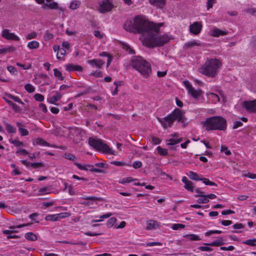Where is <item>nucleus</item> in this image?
Here are the masks:
<instances>
[{"label": "nucleus", "mask_w": 256, "mask_h": 256, "mask_svg": "<svg viewBox=\"0 0 256 256\" xmlns=\"http://www.w3.org/2000/svg\"><path fill=\"white\" fill-rule=\"evenodd\" d=\"M5 95L7 96L8 98L13 100L16 102H18L20 104H24V102L18 96H14L11 94L8 93L5 94Z\"/></svg>", "instance_id": "nucleus-28"}, {"label": "nucleus", "mask_w": 256, "mask_h": 256, "mask_svg": "<svg viewBox=\"0 0 256 256\" xmlns=\"http://www.w3.org/2000/svg\"><path fill=\"white\" fill-rule=\"evenodd\" d=\"M188 176L192 180H200V178L198 175L192 171H190L188 174Z\"/></svg>", "instance_id": "nucleus-25"}, {"label": "nucleus", "mask_w": 256, "mask_h": 256, "mask_svg": "<svg viewBox=\"0 0 256 256\" xmlns=\"http://www.w3.org/2000/svg\"><path fill=\"white\" fill-rule=\"evenodd\" d=\"M184 84L188 91V93L194 98L197 99L201 96L203 92L200 89L196 90L188 81H184Z\"/></svg>", "instance_id": "nucleus-7"}, {"label": "nucleus", "mask_w": 256, "mask_h": 256, "mask_svg": "<svg viewBox=\"0 0 256 256\" xmlns=\"http://www.w3.org/2000/svg\"><path fill=\"white\" fill-rule=\"evenodd\" d=\"M40 44L38 42L33 40L28 44V47L30 49H36L39 47Z\"/></svg>", "instance_id": "nucleus-24"}, {"label": "nucleus", "mask_w": 256, "mask_h": 256, "mask_svg": "<svg viewBox=\"0 0 256 256\" xmlns=\"http://www.w3.org/2000/svg\"><path fill=\"white\" fill-rule=\"evenodd\" d=\"M53 36H54L52 34L46 32L44 36V38L45 40L46 41L52 38Z\"/></svg>", "instance_id": "nucleus-57"}, {"label": "nucleus", "mask_w": 256, "mask_h": 256, "mask_svg": "<svg viewBox=\"0 0 256 256\" xmlns=\"http://www.w3.org/2000/svg\"><path fill=\"white\" fill-rule=\"evenodd\" d=\"M66 70L68 72L72 71H78L82 72V68L78 65H74L72 64H68L66 66Z\"/></svg>", "instance_id": "nucleus-15"}, {"label": "nucleus", "mask_w": 256, "mask_h": 256, "mask_svg": "<svg viewBox=\"0 0 256 256\" xmlns=\"http://www.w3.org/2000/svg\"><path fill=\"white\" fill-rule=\"evenodd\" d=\"M185 226L180 224H175L172 225V228L174 230H178L180 228H184Z\"/></svg>", "instance_id": "nucleus-50"}, {"label": "nucleus", "mask_w": 256, "mask_h": 256, "mask_svg": "<svg viewBox=\"0 0 256 256\" xmlns=\"http://www.w3.org/2000/svg\"><path fill=\"white\" fill-rule=\"evenodd\" d=\"M182 138H170L168 140V142L167 144V145L168 146H172L176 144H178L182 141Z\"/></svg>", "instance_id": "nucleus-22"}, {"label": "nucleus", "mask_w": 256, "mask_h": 256, "mask_svg": "<svg viewBox=\"0 0 256 256\" xmlns=\"http://www.w3.org/2000/svg\"><path fill=\"white\" fill-rule=\"evenodd\" d=\"M184 188L188 191L193 192L194 190L193 183L190 181L184 186Z\"/></svg>", "instance_id": "nucleus-46"}, {"label": "nucleus", "mask_w": 256, "mask_h": 256, "mask_svg": "<svg viewBox=\"0 0 256 256\" xmlns=\"http://www.w3.org/2000/svg\"><path fill=\"white\" fill-rule=\"evenodd\" d=\"M24 88L26 90L30 93L33 92L35 90L34 87L30 84H26L24 86Z\"/></svg>", "instance_id": "nucleus-38"}, {"label": "nucleus", "mask_w": 256, "mask_h": 256, "mask_svg": "<svg viewBox=\"0 0 256 256\" xmlns=\"http://www.w3.org/2000/svg\"><path fill=\"white\" fill-rule=\"evenodd\" d=\"M150 140L154 144H159L161 142V140L159 138L154 136L151 137Z\"/></svg>", "instance_id": "nucleus-51"}, {"label": "nucleus", "mask_w": 256, "mask_h": 256, "mask_svg": "<svg viewBox=\"0 0 256 256\" xmlns=\"http://www.w3.org/2000/svg\"><path fill=\"white\" fill-rule=\"evenodd\" d=\"M244 244L250 246H256V239L253 240H248L243 242Z\"/></svg>", "instance_id": "nucleus-45"}, {"label": "nucleus", "mask_w": 256, "mask_h": 256, "mask_svg": "<svg viewBox=\"0 0 256 256\" xmlns=\"http://www.w3.org/2000/svg\"><path fill=\"white\" fill-rule=\"evenodd\" d=\"M80 4V2L78 0H74L71 2L70 6V8L72 10H76L78 8Z\"/></svg>", "instance_id": "nucleus-32"}, {"label": "nucleus", "mask_w": 256, "mask_h": 256, "mask_svg": "<svg viewBox=\"0 0 256 256\" xmlns=\"http://www.w3.org/2000/svg\"><path fill=\"white\" fill-rule=\"evenodd\" d=\"M220 150L222 152H224L225 154L227 156H229L231 154L230 150H228V148L226 146H222Z\"/></svg>", "instance_id": "nucleus-56"}, {"label": "nucleus", "mask_w": 256, "mask_h": 256, "mask_svg": "<svg viewBox=\"0 0 256 256\" xmlns=\"http://www.w3.org/2000/svg\"><path fill=\"white\" fill-rule=\"evenodd\" d=\"M142 166V163L140 161H135L132 164V166L134 168H140Z\"/></svg>", "instance_id": "nucleus-60"}, {"label": "nucleus", "mask_w": 256, "mask_h": 256, "mask_svg": "<svg viewBox=\"0 0 256 256\" xmlns=\"http://www.w3.org/2000/svg\"><path fill=\"white\" fill-rule=\"evenodd\" d=\"M36 36H37V34L36 32H32L30 34H28L26 36V38L27 40H31V39L36 38Z\"/></svg>", "instance_id": "nucleus-58"}, {"label": "nucleus", "mask_w": 256, "mask_h": 256, "mask_svg": "<svg viewBox=\"0 0 256 256\" xmlns=\"http://www.w3.org/2000/svg\"><path fill=\"white\" fill-rule=\"evenodd\" d=\"M157 150L158 154L162 156H166L168 154V150L166 148H163L160 146L157 148Z\"/></svg>", "instance_id": "nucleus-40"}, {"label": "nucleus", "mask_w": 256, "mask_h": 256, "mask_svg": "<svg viewBox=\"0 0 256 256\" xmlns=\"http://www.w3.org/2000/svg\"><path fill=\"white\" fill-rule=\"evenodd\" d=\"M82 199L85 200H98V201H102V198L100 197H96L94 196H84L82 198Z\"/></svg>", "instance_id": "nucleus-36"}, {"label": "nucleus", "mask_w": 256, "mask_h": 256, "mask_svg": "<svg viewBox=\"0 0 256 256\" xmlns=\"http://www.w3.org/2000/svg\"><path fill=\"white\" fill-rule=\"evenodd\" d=\"M14 232H16V231L10 230H4L2 231V232L4 234L8 235L7 237H8V239L12 238H14L16 237V236L14 235V236L11 235V234Z\"/></svg>", "instance_id": "nucleus-35"}, {"label": "nucleus", "mask_w": 256, "mask_h": 256, "mask_svg": "<svg viewBox=\"0 0 256 256\" xmlns=\"http://www.w3.org/2000/svg\"><path fill=\"white\" fill-rule=\"evenodd\" d=\"M222 233V232L221 230H209V231H208L207 232H206L205 233V236H210L212 234H221Z\"/></svg>", "instance_id": "nucleus-52"}, {"label": "nucleus", "mask_w": 256, "mask_h": 256, "mask_svg": "<svg viewBox=\"0 0 256 256\" xmlns=\"http://www.w3.org/2000/svg\"><path fill=\"white\" fill-rule=\"evenodd\" d=\"M201 124L202 127L208 131L214 130L224 131L227 128L226 120L220 116H214L206 118L204 121L201 122Z\"/></svg>", "instance_id": "nucleus-2"}, {"label": "nucleus", "mask_w": 256, "mask_h": 256, "mask_svg": "<svg viewBox=\"0 0 256 256\" xmlns=\"http://www.w3.org/2000/svg\"><path fill=\"white\" fill-rule=\"evenodd\" d=\"M88 63L92 66H96L98 68H101L104 64V62L100 59H93L88 60Z\"/></svg>", "instance_id": "nucleus-14"}, {"label": "nucleus", "mask_w": 256, "mask_h": 256, "mask_svg": "<svg viewBox=\"0 0 256 256\" xmlns=\"http://www.w3.org/2000/svg\"><path fill=\"white\" fill-rule=\"evenodd\" d=\"M42 8L44 10H46L48 8L52 10V9H58L60 11L63 12L64 9L62 7H59L58 6V4L56 2H51L49 4L44 3L42 4Z\"/></svg>", "instance_id": "nucleus-13"}, {"label": "nucleus", "mask_w": 256, "mask_h": 256, "mask_svg": "<svg viewBox=\"0 0 256 256\" xmlns=\"http://www.w3.org/2000/svg\"><path fill=\"white\" fill-rule=\"evenodd\" d=\"M36 143L37 144L40 145V146H50V144L42 138H37L36 140Z\"/></svg>", "instance_id": "nucleus-29"}, {"label": "nucleus", "mask_w": 256, "mask_h": 256, "mask_svg": "<svg viewBox=\"0 0 256 256\" xmlns=\"http://www.w3.org/2000/svg\"><path fill=\"white\" fill-rule=\"evenodd\" d=\"M30 166L33 168H36L39 167H42L43 166V164L41 162H34L30 164Z\"/></svg>", "instance_id": "nucleus-61"}, {"label": "nucleus", "mask_w": 256, "mask_h": 256, "mask_svg": "<svg viewBox=\"0 0 256 256\" xmlns=\"http://www.w3.org/2000/svg\"><path fill=\"white\" fill-rule=\"evenodd\" d=\"M202 28L201 22H194L190 26V33L197 35L200 33Z\"/></svg>", "instance_id": "nucleus-10"}, {"label": "nucleus", "mask_w": 256, "mask_h": 256, "mask_svg": "<svg viewBox=\"0 0 256 256\" xmlns=\"http://www.w3.org/2000/svg\"><path fill=\"white\" fill-rule=\"evenodd\" d=\"M65 157L66 159L73 161L76 160V157L74 155L70 153H66L65 154Z\"/></svg>", "instance_id": "nucleus-54"}, {"label": "nucleus", "mask_w": 256, "mask_h": 256, "mask_svg": "<svg viewBox=\"0 0 256 256\" xmlns=\"http://www.w3.org/2000/svg\"><path fill=\"white\" fill-rule=\"evenodd\" d=\"M208 202L209 200L207 198L206 194L199 196V198L197 200V202L198 204H206Z\"/></svg>", "instance_id": "nucleus-30"}, {"label": "nucleus", "mask_w": 256, "mask_h": 256, "mask_svg": "<svg viewBox=\"0 0 256 256\" xmlns=\"http://www.w3.org/2000/svg\"><path fill=\"white\" fill-rule=\"evenodd\" d=\"M8 70L13 74H17V70L15 68L12 66H8L7 67Z\"/></svg>", "instance_id": "nucleus-55"}, {"label": "nucleus", "mask_w": 256, "mask_h": 256, "mask_svg": "<svg viewBox=\"0 0 256 256\" xmlns=\"http://www.w3.org/2000/svg\"><path fill=\"white\" fill-rule=\"evenodd\" d=\"M221 224L224 226H228L232 224V221L230 220H222Z\"/></svg>", "instance_id": "nucleus-64"}, {"label": "nucleus", "mask_w": 256, "mask_h": 256, "mask_svg": "<svg viewBox=\"0 0 256 256\" xmlns=\"http://www.w3.org/2000/svg\"><path fill=\"white\" fill-rule=\"evenodd\" d=\"M25 238L26 239L29 240L34 241L38 238L36 234H34L32 232H28L25 234Z\"/></svg>", "instance_id": "nucleus-23"}, {"label": "nucleus", "mask_w": 256, "mask_h": 256, "mask_svg": "<svg viewBox=\"0 0 256 256\" xmlns=\"http://www.w3.org/2000/svg\"><path fill=\"white\" fill-rule=\"evenodd\" d=\"M2 36L8 40H14L16 41L19 40V38L16 36L14 33H10L7 29H5L2 31Z\"/></svg>", "instance_id": "nucleus-12"}, {"label": "nucleus", "mask_w": 256, "mask_h": 256, "mask_svg": "<svg viewBox=\"0 0 256 256\" xmlns=\"http://www.w3.org/2000/svg\"><path fill=\"white\" fill-rule=\"evenodd\" d=\"M198 249L202 251H206V252L212 251V249L211 248L208 247V246H200L198 248Z\"/></svg>", "instance_id": "nucleus-62"}, {"label": "nucleus", "mask_w": 256, "mask_h": 256, "mask_svg": "<svg viewBox=\"0 0 256 256\" xmlns=\"http://www.w3.org/2000/svg\"><path fill=\"white\" fill-rule=\"evenodd\" d=\"M242 106L248 112H256V100H245L243 102Z\"/></svg>", "instance_id": "nucleus-9"}, {"label": "nucleus", "mask_w": 256, "mask_h": 256, "mask_svg": "<svg viewBox=\"0 0 256 256\" xmlns=\"http://www.w3.org/2000/svg\"><path fill=\"white\" fill-rule=\"evenodd\" d=\"M134 180L132 177L124 178L120 180V183L124 184L127 182H132Z\"/></svg>", "instance_id": "nucleus-47"}, {"label": "nucleus", "mask_w": 256, "mask_h": 256, "mask_svg": "<svg viewBox=\"0 0 256 256\" xmlns=\"http://www.w3.org/2000/svg\"><path fill=\"white\" fill-rule=\"evenodd\" d=\"M162 24H156L146 21L140 16H136L133 20H126L123 26L126 31L139 33L142 35L144 45L150 48L162 46L172 38L168 34L158 35Z\"/></svg>", "instance_id": "nucleus-1"}, {"label": "nucleus", "mask_w": 256, "mask_h": 256, "mask_svg": "<svg viewBox=\"0 0 256 256\" xmlns=\"http://www.w3.org/2000/svg\"><path fill=\"white\" fill-rule=\"evenodd\" d=\"M222 66L221 62L216 58L208 60L200 68L199 72L205 76L211 78L216 76L218 69Z\"/></svg>", "instance_id": "nucleus-4"}, {"label": "nucleus", "mask_w": 256, "mask_h": 256, "mask_svg": "<svg viewBox=\"0 0 256 256\" xmlns=\"http://www.w3.org/2000/svg\"><path fill=\"white\" fill-rule=\"evenodd\" d=\"M57 216H58V220H60L61 218H68V217L70 216V214L69 213L66 212H61L60 214H57Z\"/></svg>", "instance_id": "nucleus-48"}, {"label": "nucleus", "mask_w": 256, "mask_h": 256, "mask_svg": "<svg viewBox=\"0 0 256 256\" xmlns=\"http://www.w3.org/2000/svg\"><path fill=\"white\" fill-rule=\"evenodd\" d=\"M6 129L8 133L14 134L16 132V128L9 124H6Z\"/></svg>", "instance_id": "nucleus-27"}, {"label": "nucleus", "mask_w": 256, "mask_h": 256, "mask_svg": "<svg viewBox=\"0 0 256 256\" xmlns=\"http://www.w3.org/2000/svg\"><path fill=\"white\" fill-rule=\"evenodd\" d=\"M88 144L92 147L97 150L102 151L103 152L114 154V151L111 150L110 147L106 144H104L100 140L90 138L88 139Z\"/></svg>", "instance_id": "nucleus-6"}, {"label": "nucleus", "mask_w": 256, "mask_h": 256, "mask_svg": "<svg viewBox=\"0 0 256 256\" xmlns=\"http://www.w3.org/2000/svg\"><path fill=\"white\" fill-rule=\"evenodd\" d=\"M224 244V238L222 237H218V239L211 243L204 244L205 245L212 246H222Z\"/></svg>", "instance_id": "nucleus-16"}, {"label": "nucleus", "mask_w": 256, "mask_h": 256, "mask_svg": "<svg viewBox=\"0 0 256 256\" xmlns=\"http://www.w3.org/2000/svg\"><path fill=\"white\" fill-rule=\"evenodd\" d=\"M150 3L156 7L162 8L166 4V0H149Z\"/></svg>", "instance_id": "nucleus-17"}, {"label": "nucleus", "mask_w": 256, "mask_h": 256, "mask_svg": "<svg viewBox=\"0 0 256 256\" xmlns=\"http://www.w3.org/2000/svg\"><path fill=\"white\" fill-rule=\"evenodd\" d=\"M158 224V222L153 220H150L146 222V229L150 230L155 228L156 226Z\"/></svg>", "instance_id": "nucleus-21"}, {"label": "nucleus", "mask_w": 256, "mask_h": 256, "mask_svg": "<svg viewBox=\"0 0 256 256\" xmlns=\"http://www.w3.org/2000/svg\"><path fill=\"white\" fill-rule=\"evenodd\" d=\"M113 7L112 4L109 0H104L100 4L98 10L104 14L110 11Z\"/></svg>", "instance_id": "nucleus-8"}, {"label": "nucleus", "mask_w": 256, "mask_h": 256, "mask_svg": "<svg viewBox=\"0 0 256 256\" xmlns=\"http://www.w3.org/2000/svg\"><path fill=\"white\" fill-rule=\"evenodd\" d=\"M242 126V123L240 121H237L234 122V126L232 127L233 129H236L240 126Z\"/></svg>", "instance_id": "nucleus-63"}, {"label": "nucleus", "mask_w": 256, "mask_h": 256, "mask_svg": "<svg viewBox=\"0 0 256 256\" xmlns=\"http://www.w3.org/2000/svg\"><path fill=\"white\" fill-rule=\"evenodd\" d=\"M174 120L181 122L185 120L184 113L182 110L176 108L171 114L164 118H158V120L164 128L170 127Z\"/></svg>", "instance_id": "nucleus-5"}, {"label": "nucleus", "mask_w": 256, "mask_h": 256, "mask_svg": "<svg viewBox=\"0 0 256 256\" xmlns=\"http://www.w3.org/2000/svg\"><path fill=\"white\" fill-rule=\"evenodd\" d=\"M54 76L58 78L60 80H64V76H62V73L59 71L58 69H54Z\"/></svg>", "instance_id": "nucleus-34"}, {"label": "nucleus", "mask_w": 256, "mask_h": 256, "mask_svg": "<svg viewBox=\"0 0 256 256\" xmlns=\"http://www.w3.org/2000/svg\"><path fill=\"white\" fill-rule=\"evenodd\" d=\"M18 131L22 136H26L28 134V130L25 128H23L22 127H20Z\"/></svg>", "instance_id": "nucleus-53"}, {"label": "nucleus", "mask_w": 256, "mask_h": 256, "mask_svg": "<svg viewBox=\"0 0 256 256\" xmlns=\"http://www.w3.org/2000/svg\"><path fill=\"white\" fill-rule=\"evenodd\" d=\"M14 48L12 46L0 49V54H4L6 52H12L14 51Z\"/></svg>", "instance_id": "nucleus-41"}, {"label": "nucleus", "mask_w": 256, "mask_h": 256, "mask_svg": "<svg viewBox=\"0 0 256 256\" xmlns=\"http://www.w3.org/2000/svg\"><path fill=\"white\" fill-rule=\"evenodd\" d=\"M201 44L200 42L198 40H193L192 41L188 42L184 45V48L185 49H188V48L193 47L194 46H200Z\"/></svg>", "instance_id": "nucleus-19"}, {"label": "nucleus", "mask_w": 256, "mask_h": 256, "mask_svg": "<svg viewBox=\"0 0 256 256\" xmlns=\"http://www.w3.org/2000/svg\"><path fill=\"white\" fill-rule=\"evenodd\" d=\"M184 237L186 238H188L191 240H200V238L199 236L196 234H187L184 236Z\"/></svg>", "instance_id": "nucleus-37"}, {"label": "nucleus", "mask_w": 256, "mask_h": 256, "mask_svg": "<svg viewBox=\"0 0 256 256\" xmlns=\"http://www.w3.org/2000/svg\"><path fill=\"white\" fill-rule=\"evenodd\" d=\"M200 180H202V182L206 185H210L212 186H216V184L214 182H210L208 179L206 178H201Z\"/></svg>", "instance_id": "nucleus-43"}, {"label": "nucleus", "mask_w": 256, "mask_h": 256, "mask_svg": "<svg viewBox=\"0 0 256 256\" xmlns=\"http://www.w3.org/2000/svg\"><path fill=\"white\" fill-rule=\"evenodd\" d=\"M9 142L10 143L14 144L16 146H24L23 142L19 141L18 140H10Z\"/></svg>", "instance_id": "nucleus-44"}, {"label": "nucleus", "mask_w": 256, "mask_h": 256, "mask_svg": "<svg viewBox=\"0 0 256 256\" xmlns=\"http://www.w3.org/2000/svg\"><path fill=\"white\" fill-rule=\"evenodd\" d=\"M216 0H208L207 2V9L209 10L212 8L213 4L216 2Z\"/></svg>", "instance_id": "nucleus-59"}, {"label": "nucleus", "mask_w": 256, "mask_h": 256, "mask_svg": "<svg viewBox=\"0 0 256 256\" xmlns=\"http://www.w3.org/2000/svg\"><path fill=\"white\" fill-rule=\"evenodd\" d=\"M116 222V218H111L107 222L106 224L108 227L111 228Z\"/></svg>", "instance_id": "nucleus-39"}, {"label": "nucleus", "mask_w": 256, "mask_h": 256, "mask_svg": "<svg viewBox=\"0 0 256 256\" xmlns=\"http://www.w3.org/2000/svg\"><path fill=\"white\" fill-rule=\"evenodd\" d=\"M34 98L36 100L40 102L43 101L44 100V96L42 94H34Z\"/></svg>", "instance_id": "nucleus-49"}, {"label": "nucleus", "mask_w": 256, "mask_h": 256, "mask_svg": "<svg viewBox=\"0 0 256 256\" xmlns=\"http://www.w3.org/2000/svg\"><path fill=\"white\" fill-rule=\"evenodd\" d=\"M51 190L52 188L50 186L44 187L39 189L38 192H40V194H48L50 193Z\"/></svg>", "instance_id": "nucleus-26"}, {"label": "nucleus", "mask_w": 256, "mask_h": 256, "mask_svg": "<svg viewBox=\"0 0 256 256\" xmlns=\"http://www.w3.org/2000/svg\"><path fill=\"white\" fill-rule=\"evenodd\" d=\"M62 96V94L56 92V94L53 96L49 100V102L51 104H54L56 102L60 100Z\"/></svg>", "instance_id": "nucleus-20"}, {"label": "nucleus", "mask_w": 256, "mask_h": 256, "mask_svg": "<svg viewBox=\"0 0 256 256\" xmlns=\"http://www.w3.org/2000/svg\"><path fill=\"white\" fill-rule=\"evenodd\" d=\"M228 34L227 31H223L218 28H214L212 30V36L214 37H218L220 36H224Z\"/></svg>", "instance_id": "nucleus-18"}, {"label": "nucleus", "mask_w": 256, "mask_h": 256, "mask_svg": "<svg viewBox=\"0 0 256 256\" xmlns=\"http://www.w3.org/2000/svg\"><path fill=\"white\" fill-rule=\"evenodd\" d=\"M76 165L80 170H90L92 172H98V173H100V172H102V170H101L100 169L98 168H94V166H92V165H90V164L82 166L78 163H76Z\"/></svg>", "instance_id": "nucleus-11"}, {"label": "nucleus", "mask_w": 256, "mask_h": 256, "mask_svg": "<svg viewBox=\"0 0 256 256\" xmlns=\"http://www.w3.org/2000/svg\"><path fill=\"white\" fill-rule=\"evenodd\" d=\"M45 220H50V221H53V222H56V221H57L58 220L57 214H48L46 216Z\"/></svg>", "instance_id": "nucleus-31"}, {"label": "nucleus", "mask_w": 256, "mask_h": 256, "mask_svg": "<svg viewBox=\"0 0 256 256\" xmlns=\"http://www.w3.org/2000/svg\"><path fill=\"white\" fill-rule=\"evenodd\" d=\"M207 95L210 96V98H212V100L214 102H216L220 101L219 96H218V95H217L216 94L210 92V93L207 94Z\"/></svg>", "instance_id": "nucleus-33"}, {"label": "nucleus", "mask_w": 256, "mask_h": 256, "mask_svg": "<svg viewBox=\"0 0 256 256\" xmlns=\"http://www.w3.org/2000/svg\"><path fill=\"white\" fill-rule=\"evenodd\" d=\"M66 54V50L62 48H60V50L57 52L56 57L58 59H61L62 57L64 56Z\"/></svg>", "instance_id": "nucleus-42"}, {"label": "nucleus", "mask_w": 256, "mask_h": 256, "mask_svg": "<svg viewBox=\"0 0 256 256\" xmlns=\"http://www.w3.org/2000/svg\"><path fill=\"white\" fill-rule=\"evenodd\" d=\"M130 65L144 78L150 76L152 72L150 64L141 56H134L131 60Z\"/></svg>", "instance_id": "nucleus-3"}]
</instances>
